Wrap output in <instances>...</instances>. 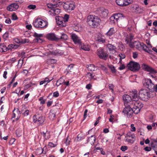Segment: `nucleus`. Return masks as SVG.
Returning <instances> with one entry per match:
<instances>
[{"label":"nucleus","instance_id":"1","mask_svg":"<svg viewBox=\"0 0 157 157\" xmlns=\"http://www.w3.org/2000/svg\"><path fill=\"white\" fill-rule=\"evenodd\" d=\"M87 20L88 24L91 26L98 25L101 21L100 19L98 17L93 15L88 16Z\"/></svg>","mask_w":157,"mask_h":157},{"label":"nucleus","instance_id":"2","mask_svg":"<svg viewBox=\"0 0 157 157\" xmlns=\"http://www.w3.org/2000/svg\"><path fill=\"white\" fill-rule=\"evenodd\" d=\"M129 106H131L134 110V113L138 114L140 112V109L143 106V104L140 102L139 100L131 101L129 102Z\"/></svg>","mask_w":157,"mask_h":157},{"label":"nucleus","instance_id":"3","mask_svg":"<svg viewBox=\"0 0 157 157\" xmlns=\"http://www.w3.org/2000/svg\"><path fill=\"white\" fill-rule=\"evenodd\" d=\"M155 96L152 93H150L147 90L145 89L141 90L139 93V97L142 100L147 101L151 97H153Z\"/></svg>","mask_w":157,"mask_h":157},{"label":"nucleus","instance_id":"4","mask_svg":"<svg viewBox=\"0 0 157 157\" xmlns=\"http://www.w3.org/2000/svg\"><path fill=\"white\" fill-rule=\"evenodd\" d=\"M110 19L111 23L114 24L116 23L122 22L124 21V17L121 14L116 13L111 16Z\"/></svg>","mask_w":157,"mask_h":157},{"label":"nucleus","instance_id":"5","mask_svg":"<svg viewBox=\"0 0 157 157\" xmlns=\"http://www.w3.org/2000/svg\"><path fill=\"white\" fill-rule=\"evenodd\" d=\"M33 24L35 27L44 28L47 26L48 23L41 19L37 18L35 20Z\"/></svg>","mask_w":157,"mask_h":157},{"label":"nucleus","instance_id":"6","mask_svg":"<svg viewBox=\"0 0 157 157\" xmlns=\"http://www.w3.org/2000/svg\"><path fill=\"white\" fill-rule=\"evenodd\" d=\"M69 15L65 14L63 17H57L56 20L57 24L60 27H64L66 25V22L68 21Z\"/></svg>","mask_w":157,"mask_h":157},{"label":"nucleus","instance_id":"7","mask_svg":"<svg viewBox=\"0 0 157 157\" xmlns=\"http://www.w3.org/2000/svg\"><path fill=\"white\" fill-rule=\"evenodd\" d=\"M128 68L134 72L138 71L140 68V65L136 62L130 61L127 66Z\"/></svg>","mask_w":157,"mask_h":157},{"label":"nucleus","instance_id":"8","mask_svg":"<svg viewBox=\"0 0 157 157\" xmlns=\"http://www.w3.org/2000/svg\"><path fill=\"white\" fill-rule=\"evenodd\" d=\"M134 48L140 51L143 50L145 52H147V47L146 45L143 43H140L138 41L134 42Z\"/></svg>","mask_w":157,"mask_h":157},{"label":"nucleus","instance_id":"9","mask_svg":"<svg viewBox=\"0 0 157 157\" xmlns=\"http://www.w3.org/2000/svg\"><path fill=\"white\" fill-rule=\"evenodd\" d=\"M44 121V118L39 114H36L33 117V121L40 125L43 124Z\"/></svg>","mask_w":157,"mask_h":157},{"label":"nucleus","instance_id":"10","mask_svg":"<svg viewBox=\"0 0 157 157\" xmlns=\"http://www.w3.org/2000/svg\"><path fill=\"white\" fill-rule=\"evenodd\" d=\"M144 85L150 91L154 90V84L150 79H144L143 81Z\"/></svg>","mask_w":157,"mask_h":157},{"label":"nucleus","instance_id":"11","mask_svg":"<svg viewBox=\"0 0 157 157\" xmlns=\"http://www.w3.org/2000/svg\"><path fill=\"white\" fill-rule=\"evenodd\" d=\"M97 53L100 58L106 60L108 56V54L101 48L98 49Z\"/></svg>","mask_w":157,"mask_h":157},{"label":"nucleus","instance_id":"12","mask_svg":"<svg viewBox=\"0 0 157 157\" xmlns=\"http://www.w3.org/2000/svg\"><path fill=\"white\" fill-rule=\"evenodd\" d=\"M98 14L102 18H105L108 16L109 12L107 10L101 8L97 9Z\"/></svg>","mask_w":157,"mask_h":157},{"label":"nucleus","instance_id":"13","mask_svg":"<svg viewBox=\"0 0 157 157\" xmlns=\"http://www.w3.org/2000/svg\"><path fill=\"white\" fill-rule=\"evenodd\" d=\"M127 106V107L124 109L123 112L125 114H126L128 117H130L133 113H134V110L131 106Z\"/></svg>","mask_w":157,"mask_h":157},{"label":"nucleus","instance_id":"14","mask_svg":"<svg viewBox=\"0 0 157 157\" xmlns=\"http://www.w3.org/2000/svg\"><path fill=\"white\" fill-rule=\"evenodd\" d=\"M133 0H116V3L121 6H126L132 2Z\"/></svg>","mask_w":157,"mask_h":157},{"label":"nucleus","instance_id":"15","mask_svg":"<svg viewBox=\"0 0 157 157\" xmlns=\"http://www.w3.org/2000/svg\"><path fill=\"white\" fill-rule=\"evenodd\" d=\"M75 6L74 3L72 2H66L63 5L64 8L67 11L73 10Z\"/></svg>","mask_w":157,"mask_h":157},{"label":"nucleus","instance_id":"16","mask_svg":"<svg viewBox=\"0 0 157 157\" xmlns=\"http://www.w3.org/2000/svg\"><path fill=\"white\" fill-rule=\"evenodd\" d=\"M125 138H127L126 140L127 142L131 143H133L136 139L135 135L130 132L127 133Z\"/></svg>","mask_w":157,"mask_h":157},{"label":"nucleus","instance_id":"17","mask_svg":"<svg viewBox=\"0 0 157 157\" xmlns=\"http://www.w3.org/2000/svg\"><path fill=\"white\" fill-rule=\"evenodd\" d=\"M133 37V35L130 34L126 37L125 39V41L128 44L129 46L131 48H134V42H132Z\"/></svg>","mask_w":157,"mask_h":157},{"label":"nucleus","instance_id":"18","mask_svg":"<svg viewBox=\"0 0 157 157\" xmlns=\"http://www.w3.org/2000/svg\"><path fill=\"white\" fill-rule=\"evenodd\" d=\"M141 67L143 69L151 73L154 74L157 72L155 70L145 63L143 64Z\"/></svg>","mask_w":157,"mask_h":157},{"label":"nucleus","instance_id":"19","mask_svg":"<svg viewBox=\"0 0 157 157\" xmlns=\"http://www.w3.org/2000/svg\"><path fill=\"white\" fill-rule=\"evenodd\" d=\"M71 39L75 44H81L82 43L80 38L75 34L72 33L71 34Z\"/></svg>","mask_w":157,"mask_h":157},{"label":"nucleus","instance_id":"20","mask_svg":"<svg viewBox=\"0 0 157 157\" xmlns=\"http://www.w3.org/2000/svg\"><path fill=\"white\" fill-rule=\"evenodd\" d=\"M19 6L18 4L13 3L9 5L7 8L8 10L10 11H15L19 8Z\"/></svg>","mask_w":157,"mask_h":157},{"label":"nucleus","instance_id":"21","mask_svg":"<svg viewBox=\"0 0 157 157\" xmlns=\"http://www.w3.org/2000/svg\"><path fill=\"white\" fill-rule=\"evenodd\" d=\"M123 99L124 101V104L125 106H129V102L132 101L131 97L127 94L124 95L123 96Z\"/></svg>","mask_w":157,"mask_h":157},{"label":"nucleus","instance_id":"22","mask_svg":"<svg viewBox=\"0 0 157 157\" xmlns=\"http://www.w3.org/2000/svg\"><path fill=\"white\" fill-rule=\"evenodd\" d=\"M130 96L131 97L132 101L137 100L139 99L138 96L137 91L136 90L132 91L130 92Z\"/></svg>","mask_w":157,"mask_h":157},{"label":"nucleus","instance_id":"23","mask_svg":"<svg viewBox=\"0 0 157 157\" xmlns=\"http://www.w3.org/2000/svg\"><path fill=\"white\" fill-rule=\"evenodd\" d=\"M46 37L50 40L55 41L58 40V36H56L54 33H50L48 34Z\"/></svg>","mask_w":157,"mask_h":157},{"label":"nucleus","instance_id":"24","mask_svg":"<svg viewBox=\"0 0 157 157\" xmlns=\"http://www.w3.org/2000/svg\"><path fill=\"white\" fill-rule=\"evenodd\" d=\"M96 140V137L95 136L92 135L89 137L87 140V143L91 145H93Z\"/></svg>","mask_w":157,"mask_h":157},{"label":"nucleus","instance_id":"25","mask_svg":"<svg viewBox=\"0 0 157 157\" xmlns=\"http://www.w3.org/2000/svg\"><path fill=\"white\" fill-rule=\"evenodd\" d=\"M56 116V111L54 110H51L49 113V117L51 120H54Z\"/></svg>","mask_w":157,"mask_h":157},{"label":"nucleus","instance_id":"26","mask_svg":"<svg viewBox=\"0 0 157 157\" xmlns=\"http://www.w3.org/2000/svg\"><path fill=\"white\" fill-rule=\"evenodd\" d=\"M60 35V36H58V40H67L68 37L67 34L63 33H61Z\"/></svg>","mask_w":157,"mask_h":157},{"label":"nucleus","instance_id":"27","mask_svg":"<svg viewBox=\"0 0 157 157\" xmlns=\"http://www.w3.org/2000/svg\"><path fill=\"white\" fill-rule=\"evenodd\" d=\"M6 46L4 43L0 44V52H5L7 51Z\"/></svg>","mask_w":157,"mask_h":157},{"label":"nucleus","instance_id":"28","mask_svg":"<svg viewBox=\"0 0 157 157\" xmlns=\"http://www.w3.org/2000/svg\"><path fill=\"white\" fill-rule=\"evenodd\" d=\"M29 110L27 109L24 106H22L21 109V113L24 116H26L29 115Z\"/></svg>","mask_w":157,"mask_h":157},{"label":"nucleus","instance_id":"29","mask_svg":"<svg viewBox=\"0 0 157 157\" xmlns=\"http://www.w3.org/2000/svg\"><path fill=\"white\" fill-rule=\"evenodd\" d=\"M107 47L110 51H112L114 52V53L116 52V51L115 50L116 49V47L110 44H109L107 45Z\"/></svg>","mask_w":157,"mask_h":157},{"label":"nucleus","instance_id":"30","mask_svg":"<svg viewBox=\"0 0 157 157\" xmlns=\"http://www.w3.org/2000/svg\"><path fill=\"white\" fill-rule=\"evenodd\" d=\"M80 45V48L86 51H89L90 50V47L88 45L82 44V43Z\"/></svg>","mask_w":157,"mask_h":157},{"label":"nucleus","instance_id":"31","mask_svg":"<svg viewBox=\"0 0 157 157\" xmlns=\"http://www.w3.org/2000/svg\"><path fill=\"white\" fill-rule=\"evenodd\" d=\"M20 113L19 111L16 110L14 109L13 111V118H16V119H18L20 117Z\"/></svg>","mask_w":157,"mask_h":157},{"label":"nucleus","instance_id":"32","mask_svg":"<svg viewBox=\"0 0 157 157\" xmlns=\"http://www.w3.org/2000/svg\"><path fill=\"white\" fill-rule=\"evenodd\" d=\"M87 67L88 69L90 71H94L96 69V68L95 66L93 64L87 65Z\"/></svg>","mask_w":157,"mask_h":157},{"label":"nucleus","instance_id":"33","mask_svg":"<svg viewBox=\"0 0 157 157\" xmlns=\"http://www.w3.org/2000/svg\"><path fill=\"white\" fill-rule=\"evenodd\" d=\"M115 32V30L113 28H110L108 31L106 33L107 36H110L112 35Z\"/></svg>","mask_w":157,"mask_h":157},{"label":"nucleus","instance_id":"34","mask_svg":"<svg viewBox=\"0 0 157 157\" xmlns=\"http://www.w3.org/2000/svg\"><path fill=\"white\" fill-rule=\"evenodd\" d=\"M135 11L137 13H140L142 11L141 9L137 6H136L133 7Z\"/></svg>","mask_w":157,"mask_h":157},{"label":"nucleus","instance_id":"35","mask_svg":"<svg viewBox=\"0 0 157 157\" xmlns=\"http://www.w3.org/2000/svg\"><path fill=\"white\" fill-rule=\"evenodd\" d=\"M151 147L154 151L157 150V142L156 140H155V141L152 143Z\"/></svg>","mask_w":157,"mask_h":157},{"label":"nucleus","instance_id":"36","mask_svg":"<svg viewBox=\"0 0 157 157\" xmlns=\"http://www.w3.org/2000/svg\"><path fill=\"white\" fill-rule=\"evenodd\" d=\"M16 132L17 136L18 137L21 136L23 133V131L21 128L17 129Z\"/></svg>","mask_w":157,"mask_h":157},{"label":"nucleus","instance_id":"37","mask_svg":"<svg viewBox=\"0 0 157 157\" xmlns=\"http://www.w3.org/2000/svg\"><path fill=\"white\" fill-rule=\"evenodd\" d=\"M64 82V80L62 78H60V79L58 80L56 83V85L58 86H59L60 85L63 83Z\"/></svg>","mask_w":157,"mask_h":157},{"label":"nucleus","instance_id":"38","mask_svg":"<svg viewBox=\"0 0 157 157\" xmlns=\"http://www.w3.org/2000/svg\"><path fill=\"white\" fill-rule=\"evenodd\" d=\"M56 60L53 59H48L47 60V63L48 64H53L56 63Z\"/></svg>","mask_w":157,"mask_h":157},{"label":"nucleus","instance_id":"39","mask_svg":"<svg viewBox=\"0 0 157 157\" xmlns=\"http://www.w3.org/2000/svg\"><path fill=\"white\" fill-rule=\"evenodd\" d=\"M96 40L97 41L99 42H101L102 43H104L105 42V40L101 37H98L97 38Z\"/></svg>","mask_w":157,"mask_h":157},{"label":"nucleus","instance_id":"40","mask_svg":"<svg viewBox=\"0 0 157 157\" xmlns=\"http://www.w3.org/2000/svg\"><path fill=\"white\" fill-rule=\"evenodd\" d=\"M43 34H38L36 33H35L33 34V36L37 38H40V37H42Z\"/></svg>","mask_w":157,"mask_h":157},{"label":"nucleus","instance_id":"41","mask_svg":"<svg viewBox=\"0 0 157 157\" xmlns=\"http://www.w3.org/2000/svg\"><path fill=\"white\" fill-rule=\"evenodd\" d=\"M87 76L90 79H94V75H93V74L91 73H88L87 74Z\"/></svg>","mask_w":157,"mask_h":157},{"label":"nucleus","instance_id":"42","mask_svg":"<svg viewBox=\"0 0 157 157\" xmlns=\"http://www.w3.org/2000/svg\"><path fill=\"white\" fill-rule=\"evenodd\" d=\"M154 90L152 91H150L151 92V93H152V94H154L155 93H155L154 92L155 91V92H157V84L155 86L154 85Z\"/></svg>","mask_w":157,"mask_h":157},{"label":"nucleus","instance_id":"43","mask_svg":"<svg viewBox=\"0 0 157 157\" xmlns=\"http://www.w3.org/2000/svg\"><path fill=\"white\" fill-rule=\"evenodd\" d=\"M109 67L112 72L114 73L116 72V70L115 67L112 65L109 66Z\"/></svg>","mask_w":157,"mask_h":157},{"label":"nucleus","instance_id":"44","mask_svg":"<svg viewBox=\"0 0 157 157\" xmlns=\"http://www.w3.org/2000/svg\"><path fill=\"white\" fill-rule=\"evenodd\" d=\"M55 15L58 14L60 12V10L59 9H54Z\"/></svg>","mask_w":157,"mask_h":157},{"label":"nucleus","instance_id":"45","mask_svg":"<svg viewBox=\"0 0 157 157\" xmlns=\"http://www.w3.org/2000/svg\"><path fill=\"white\" fill-rule=\"evenodd\" d=\"M47 6L48 8L51 9H53L56 6L55 5L52 4H47Z\"/></svg>","mask_w":157,"mask_h":157},{"label":"nucleus","instance_id":"46","mask_svg":"<svg viewBox=\"0 0 157 157\" xmlns=\"http://www.w3.org/2000/svg\"><path fill=\"white\" fill-rule=\"evenodd\" d=\"M54 9H51L49 11L50 14L52 16H55Z\"/></svg>","mask_w":157,"mask_h":157},{"label":"nucleus","instance_id":"47","mask_svg":"<svg viewBox=\"0 0 157 157\" xmlns=\"http://www.w3.org/2000/svg\"><path fill=\"white\" fill-rule=\"evenodd\" d=\"M134 125L133 124H132L131 125L130 127L131 128V131L132 132H135L136 131V128L135 127H134Z\"/></svg>","mask_w":157,"mask_h":157},{"label":"nucleus","instance_id":"48","mask_svg":"<svg viewBox=\"0 0 157 157\" xmlns=\"http://www.w3.org/2000/svg\"><path fill=\"white\" fill-rule=\"evenodd\" d=\"M28 7L30 10L34 9L36 8V6L35 5H29Z\"/></svg>","mask_w":157,"mask_h":157},{"label":"nucleus","instance_id":"49","mask_svg":"<svg viewBox=\"0 0 157 157\" xmlns=\"http://www.w3.org/2000/svg\"><path fill=\"white\" fill-rule=\"evenodd\" d=\"M7 50H11L13 49V44H9L8 45V47H7Z\"/></svg>","mask_w":157,"mask_h":157},{"label":"nucleus","instance_id":"50","mask_svg":"<svg viewBox=\"0 0 157 157\" xmlns=\"http://www.w3.org/2000/svg\"><path fill=\"white\" fill-rule=\"evenodd\" d=\"M118 56L120 58V60H121V59H124L125 57V55L124 54H121L118 55Z\"/></svg>","mask_w":157,"mask_h":157},{"label":"nucleus","instance_id":"51","mask_svg":"<svg viewBox=\"0 0 157 157\" xmlns=\"http://www.w3.org/2000/svg\"><path fill=\"white\" fill-rule=\"evenodd\" d=\"M128 147L127 146H122L121 147V150L124 151L127 150Z\"/></svg>","mask_w":157,"mask_h":157},{"label":"nucleus","instance_id":"52","mask_svg":"<svg viewBox=\"0 0 157 157\" xmlns=\"http://www.w3.org/2000/svg\"><path fill=\"white\" fill-rule=\"evenodd\" d=\"M48 145L50 147H54L56 146V144H54L52 142H49L48 143Z\"/></svg>","mask_w":157,"mask_h":157},{"label":"nucleus","instance_id":"53","mask_svg":"<svg viewBox=\"0 0 157 157\" xmlns=\"http://www.w3.org/2000/svg\"><path fill=\"white\" fill-rule=\"evenodd\" d=\"M24 2V0H15V2L17 3V4H21L23 3Z\"/></svg>","mask_w":157,"mask_h":157},{"label":"nucleus","instance_id":"54","mask_svg":"<svg viewBox=\"0 0 157 157\" xmlns=\"http://www.w3.org/2000/svg\"><path fill=\"white\" fill-rule=\"evenodd\" d=\"M53 96L55 97H57L59 96V93L57 91L54 92L53 94Z\"/></svg>","mask_w":157,"mask_h":157},{"label":"nucleus","instance_id":"55","mask_svg":"<svg viewBox=\"0 0 157 157\" xmlns=\"http://www.w3.org/2000/svg\"><path fill=\"white\" fill-rule=\"evenodd\" d=\"M109 88L112 90V91H113L114 86L112 84H109Z\"/></svg>","mask_w":157,"mask_h":157},{"label":"nucleus","instance_id":"56","mask_svg":"<svg viewBox=\"0 0 157 157\" xmlns=\"http://www.w3.org/2000/svg\"><path fill=\"white\" fill-rule=\"evenodd\" d=\"M9 37V34L8 33H6L3 35V38L4 39H6Z\"/></svg>","mask_w":157,"mask_h":157},{"label":"nucleus","instance_id":"57","mask_svg":"<svg viewBox=\"0 0 157 157\" xmlns=\"http://www.w3.org/2000/svg\"><path fill=\"white\" fill-rule=\"evenodd\" d=\"M29 40L28 39H25L22 41V44L28 43L29 42Z\"/></svg>","mask_w":157,"mask_h":157},{"label":"nucleus","instance_id":"58","mask_svg":"<svg viewBox=\"0 0 157 157\" xmlns=\"http://www.w3.org/2000/svg\"><path fill=\"white\" fill-rule=\"evenodd\" d=\"M16 61L15 58H12L9 60V61L11 63H13Z\"/></svg>","mask_w":157,"mask_h":157},{"label":"nucleus","instance_id":"59","mask_svg":"<svg viewBox=\"0 0 157 157\" xmlns=\"http://www.w3.org/2000/svg\"><path fill=\"white\" fill-rule=\"evenodd\" d=\"M144 149L146 151H149L151 150V148L147 147L144 148Z\"/></svg>","mask_w":157,"mask_h":157},{"label":"nucleus","instance_id":"60","mask_svg":"<svg viewBox=\"0 0 157 157\" xmlns=\"http://www.w3.org/2000/svg\"><path fill=\"white\" fill-rule=\"evenodd\" d=\"M138 56V54L136 52H133V57L134 58H136Z\"/></svg>","mask_w":157,"mask_h":157},{"label":"nucleus","instance_id":"61","mask_svg":"<svg viewBox=\"0 0 157 157\" xmlns=\"http://www.w3.org/2000/svg\"><path fill=\"white\" fill-rule=\"evenodd\" d=\"M39 100L40 101V103L42 104H44L45 103V101H44V100L43 99H42V98H40V99H39Z\"/></svg>","mask_w":157,"mask_h":157},{"label":"nucleus","instance_id":"62","mask_svg":"<svg viewBox=\"0 0 157 157\" xmlns=\"http://www.w3.org/2000/svg\"><path fill=\"white\" fill-rule=\"evenodd\" d=\"M52 101H49L47 102V106L48 107L52 105Z\"/></svg>","mask_w":157,"mask_h":157},{"label":"nucleus","instance_id":"63","mask_svg":"<svg viewBox=\"0 0 157 157\" xmlns=\"http://www.w3.org/2000/svg\"><path fill=\"white\" fill-rule=\"evenodd\" d=\"M5 22L6 23L10 24L11 23V21L10 19H7L6 20Z\"/></svg>","mask_w":157,"mask_h":157},{"label":"nucleus","instance_id":"64","mask_svg":"<svg viewBox=\"0 0 157 157\" xmlns=\"http://www.w3.org/2000/svg\"><path fill=\"white\" fill-rule=\"evenodd\" d=\"M32 26L31 25H28L26 26V28L27 29L30 30L32 29Z\"/></svg>","mask_w":157,"mask_h":157}]
</instances>
